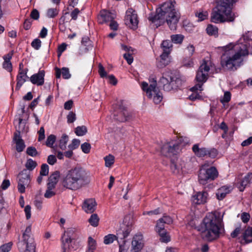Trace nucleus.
Here are the masks:
<instances>
[{
    "mask_svg": "<svg viewBox=\"0 0 252 252\" xmlns=\"http://www.w3.org/2000/svg\"><path fill=\"white\" fill-rule=\"evenodd\" d=\"M175 0L166 1L157 9L156 13L149 14L148 20L153 23L159 21L157 27L166 22L171 30H176L180 15L175 8Z\"/></svg>",
    "mask_w": 252,
    "mask_h": 252,
    "instance_id": "obj_1",
    "label": "nucleus"
},
{
    "mask_svg": "<svg viewBox=\"0 0 252 252\" xmlns=\"http://www.w3.org/2000/svg\"><path fill=\"white\" fill-rule=\"evenodd\" d=\"M223 49L224 53L221 56L220 64L224 70H236L242 64L243 57L248 55L246 45L242 43L230 44L223 47Z\"/></svg>",
    "mask_w": 252,
    "mask_h": 252,
    "instance_id": "obj_2",
    "label": "nucleus"
},
{
    "mask_svg": "<svg viewBox=\"0 0 252 252\" xmlns=\"http://www.w3.org/2000/svg\"><path fill=\"white\" fill-rule=\"evenodd\" d=\"M91 182L90 172L81 166H77L68 170L62 176L61 183L63 187L77 190L88 185Z\"/></svg>",
    "mask_w": 252,
    "mask_h": 252,
    "instance_id": "obj_3",
    "label": "nucleus"
},
{
    "mask_svg": "<svg viewBox=\"0 0 252 252\" xmlns=\"http://www.w3.org/2000/svg\"><path fill=\"white\" fill-rule=\"evenodd\" d=\"M206 241L212 242L218 239L224 233L222 219L220 213H210L206 217Z\"/></svg>",
    "mask_w": 252,
    "mask_h": 252,
    "instance_id": "obj_4",
    "label": "nucleus"
},
{
    "mask_svg": "<svg viewBox=\"0 0 252 252\" xmlns=\"http://www.w3.org/2000/svg\"><path fill=\"white\" fill-rule=\"evenodd\" d=\"M196 84L190 89L192 93L189 98L191 101L196 99L203 100V96L199 94L198 91H203L202 85L205 83V58L202 60V63L196 72L195 78Z\"/></svg>",
    "mask_w": 252,
    "mask_h": 252,
    "instance_id": "obj_5",
    "label": "nucleus"
},
{
    "mask_svg": "<svg viewBox=\"0 0 252 252\" xmlns=\"http://www.w3.org/2000/svg\"><path fill=\"white\" fill-rule=\"evenodd\" d=\"M124 223L126 225V228L122 230V235L120 237V240H118L119 246V252H126L128 248H126V240L125 239L129 234L132 230V222L130 221V216L126 215L124 217Z\"/></svg>",
    "mask_w": 252,
    "mask_h": 252,
    "instance_id": "obj_6",
    "label": "nucleus"
},
{
    "mask_svg": "<svg viewBox=\"0 0 252 252\" xmlns=\"http://www.w3.org/2000/svg\"><path fill=\"white\" fill-rule=\"evenodd\" d=\"M237 0H217V9L222 14H225L228 21H232L234 17L231 13V6Z\"/></svg>",
    "mask_w": 252,
    "mask_h": 252,
    "instance_id": "obj_7",
    "label": "nucleus"
},
{
    "mask_svg": "<svg viewBox=\"0 0 252 252\" xmlns=\"http://www.w3.org/2000/svg\"><path fill=\"white\" fill-rule=\"evenodd\" d=\"M123 100L118 102L119 112L114 115L115 119L120 122L124 123L130 122L133 119V115L131 112L128 111L127 108L123 105Z\"/></svg>",
    "mask_w": 252,
    "mask_h": 252,
    "instance_id": "obj_8",
    "label": "nucleus"
},
{
    "mask_svg": "<svg viewBox=\"0 0 252 252\" xmlns=\"http://www.w3.org/2000/svg\"><path fill=\"white\" fill-rule=\"evenodd\" d=\"M17 178H18V190L20 193H24L25 192L26 186L27 188L29 187L31 181L30 173L27 169H24L19 173Z\"/></svg>",
    "mask_w": 252,
    "mask_h": 252,
    "instance_id": "obj_9",
    "label": "nucleus"
},
{
    "mask_svg": "<svg viewBox=\"0 0 252 252\" xmlns=\"http://www.w3.org/2000/svg\"><path fill=\"white\" fill-rule=\"evenodd\" d=\"M125 21L126 24L128 25L131 29L136 30L138 28L139 23L136 11L132 8H128L126 12Z\"/></svg>",
    "mask_w": 252,
    "mask_h": 252,
    "instance_id": "obj_10",
    "label": "nucleus"
},
{
    "mask_svg": "<svg viewBox=\"0 0 252 252\" xmlns=\"http://www.w3.org/2000/svg\"><path fill=\"white\" fill-rule=\"evenodd\" d=\"M178 151V144L171 142L165 143L162 145L160 148L161 155L164 157L169 158L176 156Z\"/></svg>",
    "mask_w": 252,
    "mask_h": 252,
    "instance_id": "obj_11",
    "label": "nucleus"
},
{
    "mask_svg": "<svg viewBox=\"0 0 252 252\" xmlns=\"http://www.w3.org/2000/svg\"><path fill=\"white\" fill-rule=\"evenodd\" d=\"M172 72H166L163 73L158 81V88L162 89L164 91L170 92L172 91V85L171 81L173 79Z\"/></svg>",
    "mask_w": 252,
    "mask_h": 252,
    "instance_id": "obj_12",
    "label": "nucleus"
},
{
    "mask_svg": "<svg viewBox=\"0 0 252 252\" xmlns=\"http://www.w3.org/2000/svg\"><path fill=\"white\" fill-rule=\"evenodd\" d=\"M75 232L76 229L72 227L69 228L66 231H64L61 238L62 247L63 249V252H66V244H70L73 240L75 239Z\"/></svg>",
    "mask_w": 252,
    "mask_h": 252,
    "instance_id": "obj_13",
    "label": "nucleus"
},
{
    "mask_svg": "<svg viewBox=\"0 0 252 252\" xmlns=\"http://www.w3.org/2000/svg\"><path fill=\"white\" fill-rule=\"evenodd\" d=\"M20 129H16L14 133L13 141L16 144V150L18 153L22 152L26 147L24 140L22 138Z\"/></svg>",
    "mask_w": 252,
    "mask_h": 252,
    "instance_id": "obj_14",
    "label": "nucleus"
},
{
    "mask_svg": "<svg viewBox=\"0 0 252 252\" xmlns=\"http://www.w3.org/2000/svg\"><path fill=\"white\" fill-rule=\"evenodd\" d=\"M45 71L39 70L37 73H35L29 78V80L34 85L40 86L44 83Z\"/></svg>",
    "mask_w": 252,
    "mask_h": 252,
    "instance_id": "obj_15",
    "label": "nucleus"
},
{
    "mask_svg": "<svg viewBox=\"0 0 252 252\" xmlns=\"http://www.w3.org/2000/svg\"><path fill=\"white\" fill-rule=\"evenodd\" d=\"M189 225L192 228L197 230V231L201 233V236L203 239H205V218H204L200 223L198 224V220H191L189 222Z\"/></svg>",
    "mask_w": 252,
    "mask_h": 252,
    "instance_id": "obj_16",
    "label": "nucleus"
},
{
    "mask_svg": "<svg viewBox=\"0 0 252 252\" xmlns=\"http://www.w3.org/2000/svg\"><path fill=\"white\" fill-rule=\"evenodd\" d=\"M96 205L97 203L94 199H87L83 203L82 209L87 213H92L95 210Z\"/></svg>",
    "mask_w": 252,
    "mask_h": 252,
    "instance_id": "obj_17",
    "label": "nucleus"
},
{
    "mask_svg": "<svg viewBox=\"0 0 252 252\" xmlns=\"http://www.w3.org/2000/svg\"><path fill=\"white\" fill-rule=\"evenodd\" d=\"M173 79L171 81V84L172 85V91H178L181 90L184 81L181 79V77L179 74H175L172 72Z\"/></svg>",
    "mask_w": 252,
    "mask_h": 252,
    "instance_id": "obj_18",
    "label": "nucleus"
},
{
    "mask_svg": "<svg viewBox=\"0 0 252 252\" xmlns=\"http://www.w3.org/2000/svg\"><path fill=\"white\" fill-rule=\"evenodd\" d=\"M205 187L201 191L196 192L191 197L192 203L196 205L205 203Z\"/></svg>",
    "mask_w": 252,
    "mask_h": 252,
    "instance_id": "obj_19",
    "label": "nucleus"
},
{
    "mask_svg": "<svg viewBox=\"0 0 252 252\" xmlns=\"http://www.w3.org/2000/svg\"><path fill=\"white\" fill-rule=\"evenodd\" d=\"M55 76L57 79L61 78V74H62L63 78L64 79H68L71 77L69 68L67 67H63L60 69L58 67H55Z\"/></svg>",
    "mask_w": 252,
    "mask_h": 252,
    "instance_id": "obj_20",
    "label": "nucleus"
},
{
    "mask_svg": "<svg viewBox=\"0 0 252 252\" xmlns=\"http://www.w3.org/2000/svg\"><path fill=\"white\" fill-rule=\"evenodd\" d=\"M170 51L163 50L162 53L160 56V61L157 63V67L162 68L169 64V61L167 60Z\"/></svg>",
    "mask_w": 252,
    "mask_h": 252,
    "instance_id": "obj_21",
    "label": "nucleus"
},
{
    "mask_svg": "<svg viewBox=\"0 0 252 252\" xmlns=\"http://www.w3.org/2000/svg\"><path fill=\"white\" fill-rule=\"evenodd\" d=\"M31 233V226H28L24 232L23 233V241L24 244H35L34 242V239L32 237H31L30 234Z\"/></svg>",
    "mask_w": 252,
    "mask_h": 252,
    "instance_id": "obj_22",
    "label": "nucleus"
},
{
    "mask_svg": "<svg viewBox=\"0 0 252 252\" xmlns=\"http://www.w3.org/2000/svg\"><path fill=\"white\" fill-rule=\"evenodd\" d=\"M100 18L102 19V21H100L99 23L103 24L104 23L110 22L112 20H114L115 17L112 15V13L107 10L103 9L100 11Z\"/></svg>",
    "mask_w": 252,
    "mask_h": 252,
    "instance_id": "obj_23",
    "label": "nucleus"
},
{
    "mask_svg": "<svg viewBox=\"0 0 252 252\" xmlns=\"http://www.w3.org/2000/svg\"><path fill=\"white\" fill-rule=\"evenodd\" d=\"M218 175V171L215 167L212 166L206 169V180H214Z\"/></svg>",
    "mask_w": 252,
    "mask_h": 252,
    "instance_id": "obj_24",
    "label": "nucleus"
},
{
    "mask_svg": "<svg viewBox=\"0 0 252 252\" xmlns=\"http://www.w3.org/2000/svg\"><path fill=\"white\" fill-rule=\"evenodd\" d=\"M123 230H120L117 233V235L112 234H109L107 235H106L104 237L103 242L106 245H109L110 244L112 243L114 240H118V239H120V237L122 235V232Z\"/></svg>",
    "mask_w": 252,
    "mask_h": 252,
    "instance_id": "obj_25",
    "label": "nucleus"
},
{
    "mask_svg": "<svg viewBox=\"0 0 252 252\" xmlns=\"http://www.w3.org/2000/svg\"><path fill=\"white\" fill-rule=\"evenodd\" d=\"M251 183H252V173L249 172L241 181L240 186L239 187L240 191H243L246 187Z\"/></svg>",
    "mask_w": 252,
    "mask_h": 252,
    "instance_id": "obj_26",
    "label": "nucleus"
},
{
    "mask_svg": "<svg viewBox=\"0 0 252 252\" xmlns=\"http://www.w3.org/2000/svg\"><path fill=\"white\" fill-rule=\"evenodd\" d=\"M230 191V187L228 186H223L220 188L216 193L217 198L219 200L223 199L226 195Z\"/></svg>",
    "mask_w": 252,
    "mask_h": 252,
    "instance_id": "obj_27",
    "label": "nucleus"
},
{
    "mask_svg": "<svg viewBox=\"0 0 252 252\" xmlns=\"http://www.w3.org/2000/svg\"><path fill=\"white\" fill-rule=\"evenodd\" d=\"M160 236L159 241L162 243H167L171 241V237L167 230L157 232Z\"/></svg>",
    "mask_w": 252,
    "mask_h": 252,
    "instance_id": "obj_28",
    "label": "nucleus"
},
{
    "mask_svg": "<svg viewBox=\"0 0 252 252\" xmlns=\"http://www.w3.org/2000/svg\"><path fill=\"white\" fill-rule=\"evenodd\" d=\"M144 244L138 240H134L132 241V249L131 252H138L142 249Z\"/></svg>",
    "mask_w": 252,
    "mask_h": 252,
    "instance_id": "obj_29",
    "label": "nucleus"
},
{
    "mask_svg": "<svg viewBox=\"0 0 252 252\" xmlns=\"http://www.w3.org/2000/svg\"><path fill=\"white\" fill-rule=\"evenodd\" d=\"M192 149L196 156L198 157H205V148H199L198 144H194Z\"/></svg>",
    "mask_w": 252,
    "mask_h": 252,
    "instance_id": "obj_30",
    "label": "nucleus"
},
{
    "mask_svg": "<svg viewBox=\"0 0 252 252\" xmlns=\"http://www.w3.org/2000/svg\"><path fill=\"white\" fill-rule=\"evenodd\" d=\"M198 181L200 184L205 185V163L202 164L198 171Z\"/></svg>",
    "mask_w": 252,
    "mask_h": 252,
    "instance_id": "obj_31",
    "label": "nucleus"
},
{
    "mask_svg": "<svg viewBox=\"0 0 252 252\" xmlns=\"http://www.w3.org/2000/svg\"><path fill=\"white\" fill-rule=\"evenodd\" d=\"M244 240L246 243L252 242V227H248L243 234Z\"/></svg>",
    "mask_w": 252,
    "mask_h": 252,
    "instance_id": "obj_32",
    "label": "nucleus"
},
{
    "mask_svg": "<svg viewBox=\"0 0 252 252\" xmlns=\"http://www.w3.org/2000/svg\"><path fill=\"white\" fill-rule=\"evenodd\" d=\"M206 31L207 33L210 35L217 36L218 34V29L216 26L212 25H208Z\"/></svg>",
    "mask_w": 252,
    "mask_h": 252,
    "instance_id": "obj_33",
    "label": "nucleus"
},
{
    "mask_svg": "<svg viewBox=\"0 0 252 252\" xmlns=\"http://www.w3.org/2000/svg\"><path fill=\"white\" fill-rule=\"evenodd\" d=\"M217 10H218L217 9ZM223 19H224L227 21L225 14H221V13L219 11H217V13H213L211 16V21L213 22L216 23L220 20H221Z\"/></svg>",
    "mask_w": 252,
    "mask_h": 252,
    "instance_id": "obj_34",
    "label": "nucleus"
},
{
    "mask_svg": "<svg viewBox=\"0 0 252 252\" xmlns=\"http://www.w3.org/2000/svg\"><path fill=\"white\" fill-rule=\"evenodd\" d=\"M88 132V129L85 126H78L75 129V133L78 136L85 135Z\"/></svg>",
    "mask_w": 252,
    "mask_h": 252,
    "instance_id": "obj_35",
    "label": "nucleus"
},
{
    "mask_svg": "<svg viewBox=\"0 0 252 252\" xmlns=\"http://www.w3.org/2000/svg\"><path fill=\"white\" fill-rule=\"evenodd\" d=\"M185 37L181 34H173L171 35L172 42L175 44H181Z\"/></svg>",
    "mask_w": 252,
    "mask_h": 252,
    "instance_id": "obj_36",
    "label": "nucleus"
},
{
    "mask_svg": "<svg viewBox=\"0 0 252 252\" xmlns=\"http://www.w3.org/2000/svg\"><path fill=\"white\" fill-rule=\"evenodd\" d=\"M37 163L35 161L33 160L32 158H28L25 164L27 170L32 171L36 166Z\"/></svg>",
    "mask_w": 252,
    "mask_h": 252,
    "instance_id": "obj_37",
    "label": "nucleus"
},
{
    "mask_svg": "<svg viewBox=\"0 0 252 252\" xmlns=\"http://www.w3.org/2000/svg\"><path fill=\"white\" fill-rule=\"evenodd\" d=\"M81 43L83 45L86 47V49L88 50L93 47V42L88 36L83 37L81 40Z\"/></svg>",
    "mask_w": 252,
    "mask_h": 252,
    "instance_id": "obj_38",
    "label": "nucleus"
},
{
    "mask_svg": "<svg viewBox=\"0 0 252 252\" xmlns=\"http://www.w3.org/2000/svg\"><path fill=\"white\" fill-rule=\"evenodd\" d=\"M99 220V219L96 214H93L89 219V223L94 227H96L98 225Z\"/></svg>",
    "mask_w": 252,
    "mask_h": 252,
    "instance_id": "obj_39",
    "label": "nucleus"
},
{
    "mask_svg": "<svg viewBox=\"0 0 252 252\" xmlns=\"http://www.w3.org/2000/svg\"><path fill=\"white\" fill-rule=\"evenodd\" d=\"M60 177L59 171H55L48 178V181L55 184H57Z\"/></svg>",
    "mask_w": 252,
    "mask_h": 252,
    "instance_id": "obj_40",
    "label": "nucleus"
},
{
    "mask_svg": "<svg viewBox=\"0 0 252 252\" xmlns=\"http://www.w3.org/2000/svg\"><path fill=\"white\" fill-rule=\"evenodd\" d=\"M104 159L105 160V165L107 167H111L114 163L115 157L114 156L109 154L104 157Z\"/></svg>",
    "mask_w": 252,
    "mask_h": 252,
    "instance_id": "obj_41",
    "label": "nucleus"
},
{
    "mask_svg": "<svg viewBox=\"0 0 252 252\" xmlns=\"http://www.w3.org/2000/svg\"><path fill=\"white\" fill-rule=\"evenodd\" d=\"M56 136L54 134L49 135L46 139V145L49 148H53V145L56 141Z\"/></svg>",
    "mask_w": 252,
    "mask_h": 252,
    "instance_id": "obj_42",
    "label": "nucleus"
},
{
    "mask_svg": "<svg viewBox=\"0 0 252 252\" xmlns=\"http://www.w3.org/2000/svg\"><path fill=\"white\" fill-rule=\"evenodd\" d=\"M59 12V9H58L56 8H50L47 9L46 16L48 18H54L58 15Z\"/></svg>",
    "mask_w": 252,
    "mask_h": 252,
    "instance_id": "obj_43",
    "label": "nucleus"
},
{
    "mask_svg": "<svg viewBox=\"0 0 252 252\" xmlns=\"http://www.w3.org/2000/svg\"><path fill=\"white\" fill-rule=\"evenodd\" d=\"M189 137L185 136H179L178 138V140L176 142H175L176 144H178V147L180 148V145H182L183 146H185L188 144H189Z\"/></svg>",
    "mask_w": 252,
    "mask_h": 252,
    "instance_id": "obj_44",
    "label": "nucleus"
},
{
    "mask_svg": "<svg viewBox=\"0 0 252 252\" xmlns=\"http://www.w3.org/2000/svg\"><path fill=\"white\" fill-rule=\"evenodd\" d=\"M97 247L96 241L91 236H89L88 240L87 249L91 250H95Z\"/></svg>",
    "mask_w": 252,
    "mask_h": 252,
    "instance_id": "obj_45",
    "label": "nucleus"
},
{
    "mask_svg": "<svg viewBox=\"0 0 252 252\" xmlns=\"http://www.w3.org/2000/svg\"><path fill=\"white\" fill-rule=\"evenodd\" d=\"M165 224L161 220L158 219L157 221L156 225L155 227V230L156 232H159L161 231L166 230L165 229Z\"/></svg>",
    "mask_w": 252,
    "mask_h": 252,
    "instance_id": "obj_46",
    "label": "nucleus"
},
{
    "mask_svg": "<svg viewBox=\"0 0 252 252\" xmlns=\"http://www.w3.org/2000/svg\"><path fill=\"white\" fill-rule=\"evenodd\" d=\"M162 99V94L159 90L154 93L153 101L155 104H158L160 103Z\"/></svg>",
    "mask_w": 252,
    "mask_h": 252,
    "instance_id": "obj_47",
    "label": "nucleus"
},
{
    "mask_svg": "<svg viewBox=\"0 0 252 252\" xmlns=\"http://www.w3.org/2000/svg\"><path fill=\"white\" fill-rule=\"evenodd\" d=\"M13 243L9 242L4 244L0 247V252H9L12 248Z\"/></svg>",
    "mask_w": 252,
    "mask_h": 252,
    "instance_id": "obj_48",
    "label": "nucleus"
},
{
    "mask_svg": "<svg viewBox=\"0 0 252 252\" xmlns=\"http://www.w3.org/2000/svg\"><path fill=\"white\" fill-rule=\"evenodd\" d=\"M26 154L31 157H36L38 155L36 149L33 146L28 147L26 150Z\"/></svg>",
    "mask_w": 252,
    "mask_h": 252,
    "instance_id": "obj_49",
    "label": "nucleus"
},
{
    "mask_svg": "<svg viewBox=\"0 0 252 252\" xmlns=\"http://www.w3.org/2000/svg\"><path fill=\"white\" fill-rule=\"evenodd\" d=\"M206 72H208L211 70L212 73H214L215 71H216V67L214 65V64L212 62L211 60L206 61Z\"/></svg>",
    "mask_w": 252,
    "mask_h": 252,
    "instance_id": "obj_50",
    "label": "nucleus"
},
{
    "mask_svg": "<svg viewBox=\"0 0 252 252\" xmlns=\"http://www.w3.org/2000/svg\"><path fill=\"white\" fill-rule=\"evenodd\" d=\"M161 47L162 48L163 50H165L171 51V50H169V49L172 47V44L169 40H165L162 42Z\"/></svg>",
    "mask_w": 252,
    "mask_h": 252,
    "instance_id": "obj_51",
    "label": "nucleus"
},
{
    "mask_svg": "<svg viewBox=\"0 0 252 252\" xmlns=\"http://www.w3.org/2000/svg\"><path fill=\"white\" fill-rule=\"evenodd\" d=\"M218 155V151L215 148H211L206 151V157L208 156L211 158H214Z\"/></svg>",
    "mask_w": 252,
    "mask_h": 252,
    "instance_id": "obj_52",
    "label": "nucleus"
},
{
    "mask_svg": "<svg viewBox=\"0 0 252 252\" xmlns=\"http://www.w3.org/2000/svg\"><path fill=\"white\" fill-rule=\"evenodd\" d=\"M80 144V140L78 139H73L72 140V142L68 146L69 149L71 150H73L76 149L78 148L79 145Z\"/></svg>",
    "mask_w": 252,
    "mask_h": 252,
    "instance_id": "obj_53",
    "label": "nucleus"
},
{
    "mask_svg": "<svg viewBox=\"0 0 252 252\" xmlns=\"http://www.w3.org/2000/svg\"><path fill=\"white\" fill-rule=\"evenodd\" d=\"M98 67V72L100 75V77L102 78L107 77L108 76L107 72L105 71V69L103 66L102 65V64L100 63H99Z\"/></svg>",
    "mask_w": 252,
    "mask_h": 252,
    "instance_id": "obj_54",
    "label": "nucleus"
},
{
    "mask_svg": "<svg viewBox=\"0 0 252 252\" xmlns=\"http://www.w3.org/2000/svg\"><path fill=\"white\" fill-rule=\"evenodd\" d=\"M81 149L85 154H89L90 152L91 145L89 143L85 142L81 145Z\"/></svg>",
    "mask_w": 252,
    "mask_h": 252,
    "instance_id": "obj_55",
    "label": "nucleus"
},
{
    "mask_svg": "<svg viewBox=\"0 0 252 252\" xmlns=\"http://www.w3.org/2000/svg\"><path fill=\"white\" fill-rule=\"evenodd\" d=\"M49 173V166L46 163H43L41 166L40 174L41 176H47Z\"/></svg>",
    "mask_w": 252,
    "mask_h": 252,
    "instance_id": "obj_56",
    "label": "nucleus"
},
{
    "mask_svg": "<svg viewBox=\"0 0 252 252\" xmlns=\"http://www.w3.org/2000/svg\"><path fill=\"white\" fill-rule=\"evenodd\" d=\"M162 213V209L160 207H158L157 209L149 211L144 212V215H148L149 216L156 215L160 214Z\"/></svg>",
    "mask_w": 252,
    "mask_h": 252,
    "instance_id": "obj_57",
    "label": "nucleus"
},
{
    "mask_svg": "<svg viewBox=\"0 0 252 252\" xmlns=\"http://www.w3.org/2000/svg\"><path fill=\"white\" fill-rule=\"evenodd\" d=\"M163 223L167 224H170L173 223V219L172 218L168 215H166L165 214L163 215L162 218L159 219Z\"/></svg>",
    "mask_w": 252,
    "mask_h": 252,
    "instance_id": "obj_58",
    "label": "nucleus"
},
{
    "mask_svg": "<svg viewBox=\"0 0 252 252\" xmlns=\"http://www.w3.org/2000/svg\"><path fill=\"white\" fill-rule=\"evenodd\" d=\"M41 45V40L38 38H35L31 43V46L35 50H38Z\"/></svg>",
    "mask_w": 252,
    "mask_h": 252,
    "instance_id": "obj_59",
    "label": "nucleus"
},
{
    "mask_svg": "<svg viewBox=\"0 0 252 252\" xmlns=\"http://www.w3.org/2000/svg\"><path fill=\"white\" fill-rule=\"evenodd\" d=\"M40 14L39 11L36 9H33L30 14V19L34 20H37L39 18Z\"/></svg>",
    "mask_w": 252,
    "mask_h": 252,
    "instance_id": "obj_60",
    "label": "nucleus"
},
{
    "mask_svg": "<svg viewBox=\"0 0 252 252\" xmlns=\"http://www.w3.org/2000/svg\"><path fill=\"white\" fill-rule=\"evenodd\" d=\"M76 114L73 111H70L67 116V123H72L76 120Z\"/></svg>",
    "mask_w": 252,
    "mask_h": 252,
    "instance_id": "obj_61",
    "label": "nucleus"
},
{
    "mask_svg": "<svg viewBox=\"0 0 252 252\" xmlns=\"http://www.w3.org/2000/svg\"><path fill=\"white\" fill-rule=\"evenodd\" d=\"M231 99V94L229 92H225L224 93L223 97L220 99V102L224 104L228 102Z\"/></svg>",
    "mask_w": 252,
    "mask_h": 252,
    "instance_id": "obj_62",
    "label": "nucleus"
},
{
    "mask_svg": "<svg viewBox=\"0 0 252 252\" xmlns=\"http://www.w3.org/2000/svg\"><path fill=\"white\" fill-rule=\"evenodd\" d=\"M2 67L9 72L12 71V64L11 62L4 61L2 63Z\"/></svg>",
    "mask_w": 252,
    "mask_h": 252,
    "instance_id": "obj_63",
    "label": "nucleus"
},
{
    "mask_svg": "<svg viewBox=\"0 0 252 252\" xmlns=\"http://www.w3.org/2000/svg\"><path fill=\"white\" fill-rule=\"evenodd\" d=\"M32 21L31 19L26 18L23 23L24 29L26 31L30 29L32 25Z\"/></svg>",
    "mask_w": 252,
    "mask_h": 252,
    "instance_id": "obj_64",
    "label": "nucleus"
}]
</instances>
